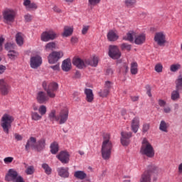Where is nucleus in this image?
Here are the masks:
<instances>
[{"label":"nucleus","mask_w":182,"mask_h":182,"mask_svg":"<svg viewBox=\"0 0 182 182\" xmlns=\"http://www.w3.org/2000/svg\"><path fill=\"white\" fill-rule=\"evenodd\" d=\"M107 38L109 42H115L119 39V36L113 30H110L107 35Z\"/></svg>","instance_id":"25"},{"label":"nucleus","mask_w":182,"mask_h":182,"mask_svg":"<svg viewBox=\"0 0 182 182\" xmlns=\"http://www.w3.org/2000/svg\"><path fill=\"white\" fill-rule=\"evenodd\" d=\"M110 87H112V82L110 81H106L105 89H108L109 90H110Z\"/></svg>","instance_id":"56"},{"label":"nucleus","mask_w":182,"mask_h":182,"mask_svg":"<svg viewBox=\"0 0 182 182\" xmlns=\"http://www.w3.org/2000/svg\"><path fill=\"white\" fill-rule=\"evenodd\" d=\"M180 69H181V65H180L179 63H176V64H172L170 66V70L171 72H173L176 73L178 70H180Z\"/></svg>","instance_id":"39"},{"label":"nucleus","mask_w":182,"mask_h":182,"mask_svg":"<svg viewBox=\"0 0 182 182\" xmlns=\"http://www.w3.org/2000/svg\"><path fill=\"white\" fill-rule=\"evenodd\" d=\"M73 33V28L70 26L64 27V32L63 33V36L68 38V36H70Z\"/></svg>","instance_id":"33"},{"label":"nucleus","mask_w":182,"mask_h":182,"mask_svg":"<svg viewBox=\"0 0 182 182\" xmlns=\"http://www.w3.org/2000/svg\"><path fill=\"white\" fill-rule=\"evenodd\" d=\"M108 55L112 59H119L122 56L120 50L117 46L111 45L109 46Z\"/></svg>","instance_id":"9"},{"label":"nucleus","mask_w":182,"mask_h":182,"mask_svg":"<svg viewBox=\"0 0 182 182\" xmlns=\"http://www.w3.org/2000/svg\"><path fill=\"white\" fill-rule=\"evenodd\" d=\"M5 49H6L8 50V52H9L11 50H14V49H15V44H12L11 43H7L5 45Z\"/></svg>","instance_id":"46"},{"label":"nucleus","mask_w":182,"mask_h":182,"mask_svg":"<svg viewBox=\"0 0 182 182\" xmlns=\"http://www.w3.org/2000/svg\"><path fill=\"white\" fill-rule=\"evenodd\" d=\"M14 182H25V181H23V178H22L21 176H18L14 180Z\"/></svg>","instance_id":"62"},{"label":"nucleus","mask_w":182,"mask_h":182,"mask_svg":"<svg viewBox=\"0 0 182 182\" xmlns=\"http://www.w3.org/2000/svg\"><path fill=\"white\" fill-rule=\"evenodd\" d=\"M146 42V34L141 33L135 35L134 43L136 45H143Z\"/></svg>","instance_id":"22"},{"label":"nucleus","mask_w":182,"mask_h":182,"mask_svg":"<svg viewBox=\"0 0 182 182\" xmlns=\"http://www.w3.org/2000/svg\"><path fill=\"white\" fill-rule=\"evenodd\" d=\"M89 29H90V26H82V34L86 35V33H87Z\"/></svg>","instance_id":"50"},{"label":"nucleus","mask_w":182,"mask_h":182,"mask_svg":"<svg viewBox=\"0 0 182 182\" xmlns=\"http://www.w3.org/2000/svg\"><path fill=\"white\" fill-rule=\"evenodd\" d=\"M150 129V124H144L143 125V128H142V132L143 133H146L147 132H149V129Z\"/></svg>","instance_id":"51"},{"label":"nucleus","mask_w":182,"mask_h":182,"mask_svg":"<svg viewBox=\"0 0 182 182\" xmlns=\"http://www.w3.org/2000/svg\"><path fill=\"white\" fill-rule=\"evenodd\" d=\"M176 89L182 90V75H178L175 81Z\"/></svg>","instance_id":"34"},{"label":"nucleus","mask_w":182,"mask_h":182,"mask_svg":"<svg viewBox=\"0 0 182 182\" xmlns=\"http://www.w3.org/2000/svg\"><path fill=\"white\" fill-rule=\"evenodd\" d=\"M139 65L137 64L136 62H132L131 63V68H130V72L132 75H137L139 73Z\"/></svg>","instance_id":"31"},{"label":"nucleus","mask_w":182,"mask_h":182,"mask_svg":"<svg viewBox=\"0 0 182 182\" xmlns=\"http://www.w3.org/2000/svg\"><path fill=\"white\" fill-rule=\"evenodd\" d=\"M122 138L121 143L122 146H129L130 143V138L132 137V132H121Z\"/></svg>","instance_id":"14"},{"label":"nucleus","mask_w":182,"mask_h":182,"mask_svg":"<svg viewBox=\"0 0 182 182\" xmlns=\"http://www.w3.org/2000/svg\"><path fill=\"white\" fill-rule=\"evenodd\" d=\"M42 65V58L39 55L33 56L30 58V66L32 69H38Z\"/></svg>","instance_id":"12"},{"label":"nucleus","mask_w":182,"mask_h":182,"mask_svg":"<svg viewBox=\"0 0 182 182\" xmlns=\"http://www.w3.org/2000/svg\"><path fill=\"white\" fill-rule=\"evenodd\" d=\"M87 176L86 173L83 171H77L74 173V177L78 180H85Z\"/></svg>","instance_id":"28"},{"label":"nucleus","mask_w":182,"mask_h":182,"mask_svg":"<svg viewBox=\"0 0 182 182\" xmlns=\"http://www.w3.org/2000/svg\"><path fill=\"white\" fill-rule=\"evenodd\" d=\"M121 49L122 50H128V52H130V50H132V45L128 44L127 43H123L122 44H121Z\"/></svg>","instance_id":"44"},{"label":"nucleus","mask_w":182,"mask_h":182,"mask_svg":"<svg viewBox=\"0 0 182 182\" xmlns=\"http://www.w3.org/2000/svg\"><path fill=\"white\" fill-rule=\"evenodd\" d=\"M154 41L159 46H164V43H166V35L163 32L156 33Z\"/></svg>","instance_id":"13"},{"label":"nucleus","mask_w":182,"mask_h":182,"mask_svg":"<svg viewBox=\"0 0 182 182\" xmlns=\"http://www.w3.org/2000/svg\"><path fill=\"white\" fill-rule=\"evenodd\" d=\"M23 5L25 7H26V9H28L29 5H31V1L30 0H24Z\"/></svg>","instance_id":"60"},{"label":"nucleus","mask_w":182,"mask_h":182,"mask_svg":"<svg viewBox=\"0 0 182 182\" xmlns=\"http://www.w3.org/2000/svg\"><path fill=\"white\" fill-rule=\"evenodd\" d=\"M98 63H99V58H97L96 56H94L92 60H87V65L93 66L94 68H96V66H97Z\"/></svg>","instance_id":"35"},{"label":"nucleus","mask_w":182,"mask_h":182,"mask_svg":"<svg viewBox=\"0 0 182 182\" xmlns=\"http://www.w3.org/2000/svg\"><path fill=\"white\" fill-rule=\"evenodd\" d=\"M38 112L41 116H45L47 112L46 106L41 105L38 108Z\"/></svg>","instance_id":"45"},{"label":"nucleus","mask_w":182,"mask_h":182,"mask_svg":"<svg viewBox=\"0 0 182 182\" xmlns=\"http://www.w3.org/2000/svg\"><path fill=\"white\" fill-rule=\"evenodd\" d=\"M146 89L147 90L146 94L149 97H151V88L149 85H146Z\"/></svg>","instance_id":"57"},{"label":"nucleus","mask_w":182,"mask_h":182,"mask_svg":"<svg viewBox=\"0 0 182 182\" xmlns=\"http://www.w3.org/2000/svg\"><path fill=\"white\" fill-rule=\"evenodd\" d=\"M109 93H110V90L105 88L104 90H101L98 92V95L100 97H107V96H109Z\"/></svg>","instance_id":"37"},{"label":"nucleus","mask_w":182,"mask_h":182,"mask_svg":"<svg viewBox=\"0 0 182 182\" xmlns=\"http://www.w3.org/2000/svg\"><path fill=\"white\" fill-rule=\"evenodd\" d=\"M73 65H74V66H76V68H77L78 69H83L86 68L87 63V61H84L80 58H74L73 60Z\"/></svg>","instance_id":"15"},{"label":"nucleus","mask_w":182,"mask_h":182,"mask_svg":"<svg viewBox=\"0 0 182 182\" xmlns=\"http://www.w3.org/2000/svg\"><path fill=\"white\" fill-rule=\"evenodd\" d=\"M77 37H72L71 38V42L72 43H77Z\"/></svg>","instance_id":"64"},{"label":"nucleus","mask_w":182,"mask_h":182,"mask_svg":"<svg viewBox=\"0 0 182 182\" xmlns=\"http://www.w3.org/2000/svg\"><path fill=\"white\" fill-rule=\"evenodd\" d=\"M14 137L16 139V140H17V141H21L23 137L22 136V135L19 134H14Z\"/></svg>","instance_id":"54"},{"label":"nucleus","mask_w":182,"mask_h":182,"mask_svg":"<svg viewBox=\"0 0 182 182\" xmlns=\"http://www.w3.org/2000/svg\"><path fill=\"white\" fill-rule=\"evenodd\" d=\"M56 49V43L55 42L48 43L45 46V50L48 52L49 50H54Z\"/></svg>","instance_id":"36"},{"label":"nucleus","mask_w":182,"mask_h":182,"mask_svg":"<svg viewBox=\"0 0 182 182\" xmlns=\"http://www.w3.org/2000/svg\"><path fill=\"white\" fill-rule=\"evenodd\" d=\"M140 153L143 156H146V157H149L150 159L154 157V148H153L151 144L146 138L142 141Z\"/></svg>","instance_id":"4"},{"label":"nucleus","mask_w":182,"mask_h":182,"mask_svg":"<svg viewBox=\"0 0 182 182\" xmlns=\"http://www.w3.org/2000/svg\"><path fill=\"white\" fill-rule=\"evenodd\" d=\"M136 36V33L134 31H129L126 36L123 37L124 41H128L129 42H133L134 41V37Z\"/></svg>","instance_id":"30"},{"label":"nucleus","mask_w":182,"mask_h":182,"mask_svg":"<svg viewBox=\"0 0 182 182\" xmlns=\"http://www.w3.org/2000/svg\"><path fill=\"white\" fill-rule=\"evenodd\" d=\"M50 149L52 154H56L59 151V144L56 141L52 142Z\"/></svg>","instance_id":"27"},{"label":"nucleus","mask_w":182,"mask_h":182,"mask_svg":"<svg viewBox=\"0 0 182 182\" xmlns=\"http://www.w3.org/2000/svg\"><path fill=\"white\" fill-rule=\"evenodd\" d=\"M14 161V157L8 156L4 159V162L5 164H11Z\"/></svg>","instance_id":"49"},{"label":"nucleus","mask_w":182,"mask_h":182,"mask_svg":"<svg viewBox=\"0 0 182 182\" xmlns=\"http://www.w3.org/2000/svg\"><path fill=\"white\" fill-rule=\"evenodd\" d=\"M25 173L28 176H32V174H33V173H35V167H33V166H28L25 171Z\"/></svg>","instance_id":"43"},{"label":"nucleus","mask_w":182,"mask_h":182,"mask_svg":"<svg viewBox=\"0 0 182 182\" xmlns=\"http://www.w3.org/2000/svg\"><path fill=\"white\" fill-rule=\"evenodd\" d=\"M136 0H125V5L129 7L134 6L136 5Z\"/></svg>","instance_id":"47"},{"label":"nucleus","mask_w":182,"mask_h":182,"mask_svg":"<svg viewBox=\"0 0 182 182\" xmlns=\"http://www.w3.org/2000/svg\"><path fill=\"white\" fill-rule=\"evenodd\" d=\"M25 149L26 151H28L29 149L36 150V138L31 136L29 139H28L27 141Z\"/></svg>","instance_id":"16"},{"label":"nucleus","mask_w":182,"mask_h":182,"mask_svg":"<svg viewBox=\"0 0 182 182\" xmlns=\"http://www.w3.org/2000/svg\"><path fill=\"white\" fill-rule=\"evenodd\" d=\"M31 118H32V120H35L36 122H38V120H41V119H42V115L39 114L38 112H32Z\"/></svg>","instance_id":"40"},{"label":"nucleus","mask_w":182,"mask_h":182,"mask_svg":"<svg viewBox=\"0 0 182 182\" xmlns=\"http://www.w3.org/2000/svg\"><path fill=\"white\" fill-rule=\"evenodd\" d=\"M159 130H161V132H164V133H168V123L166 122L164 120H161L159 124Z\"/></svg>","instance_id":"29"},{"label":"nucleus","mask_w":182,"mask_h":182,"mask_svg":"<svg viewBox=\"0 0 182 182\" xmlns=\"http://www.w3.org/2000/svg\"><path fill=\"white\" fill-rule=\"evenodd\" d=\"M140 127V119L135 117L131 123V129L134 133H137L139 132V128Z\"/></svg>","instance_id":"18"},{"label":"nucleus","mask_w":182,"mask_h":182,"mask_svg":"<svg viewBox=\"0 0 182 182\" xmlns=\"http://www.w3.org/2000/svg\"><path fill=\"white\" fill-rule=\"evenodd\" d=\"M8 56L9 59H16V58H18V52L15 51L14 50H11L9 51Z\"/></svg>","instance_id":"42"},{"label":"nucleus","mask_w":182,"mask_h":182,"mask_svg":"<svg viewBox=\"0 0 182 182\" xmlns=\"http://www.w3.org/2000/svg\"><path fill=\"white\" fill-rule=\"evenodd\" d=\"M100 4V0H88V5L92 9V8H95L96 5H99Z\"/></svg>","instance_id":"41"},{"label":"nucleus","mask_w":182,"mask_h":182,"mask_svg":"<svg viewBox=\"0 0 182 182\" xmlns=\"http://www.w3.org/2000/svg\"><path fill=\"white\" fill-rule=\"evenodd\" d=\"M57 157L63 164H68L69 163V154L66 151H61Z\"/></svg>","instance_id":"20"},{"label":"nucleus","mask_w":182,"mask_h":182,"mask_svg":"<svg viewBox=\"0 0 182 182\" xmlns=\"http://www.w3.org/2000/svg\"><path fill=\"white\" fill-rule=\"evenodd\" d=\"M112 150H113V143L110 141V134L104 135L101 147V154L103 160H109L112 157Z\"/></svg>","instance_id":"2"},{"label":"nucleus","mask_w":182,"mask_h":182,"mask_svg":"<svg viewBox=\"0 0 182 182\" xmlns=\"http://www.w3.org/2000/svg\"><path fill=\"white\" fill-rule=\"evenodd\" d=\"M45 146H46V140L42 138L38 142H36V150H37V151H42V150L45 149Z\"/></svg>","instance_id":"24"},{"label":"nucleus","mask_w":182,"mask_h":182,"mask_svg":"<svg viewBox=\"0 0 182 182\" xmlns=\"http://www.w3.org/2000/svg\"><path fill=\"white\" fill-rule=\"evenodd\" d=\"M14 122V117L10 114H5L1 117V126L4 133L9 134V129L12 127V122Z\"/></svg>","instance_id":"5"},{"label":"nucleus","mask_w":182,"mask_h":182,"mask_svg":"<svg viewBox=\"0 0 182 182\" xmlns=\"http://www.w3.org/2000/svg\"><path fill=\"white\" fill-rule=\"evenodd\" d=\"M11 90V87L5 79H0V92L3 96L9 95Z\"/></svg>","instance_id":"11"},{"label":"nucleus","mask_w":182,"mask_h":182,"mask_svg":"<svg viewBox=\"0 0 182 182\" xmlns=\"http://www.w3.org/2000/svg\"><path fill=\"white\" fill-rule=\"evenodd\" d=\"M24 18L26 22H31L32 21V16L30 14H26Z\"/></svg>","instance_id":"59"},{"label":"nucleus","mask_w":182,"mask_h":182,"mask_svg":"<svg viewBox=\"0 0 182 182\" xmlns=\"http://www.w3.org/2000/svg\"><path fill=\"white\" fill-rule=\"evenodd\" d=\"M61 68L64 72H69V70L72 69V62L70 61V59L68 58L64 60L63 61Z\"/></svg>","instance_id":"23"},{"label":"nucleus","mask_w":182,"mask_h":182,"mask_svg":"<svg viewBox=\"0 0 182 182\" xmlns=\"http://www.w3.org/2000/svg\"><path fill=\"white\" fill-rule=\"evenodd\" d=\"M38 6L35 3H31L27 9H37Z\"/></svg>","instance_id":"55"},{"label":"nucleus","mask_w":182,"mask_h":182,"mask_svg":"<svg viewBox=\"0 0 182 182\" xmlns=\"http://www.w3.org/2000/svg\"><path fill=\"white\" fill-rule=\"evenodd\" d=\"M180 91L181 90L176 88L175 90L171 92V99L173 100V102H177V100L180 99Z\"/></svg>","instance_id":"26"},{"label":"nucleus","mask_w":182,"mask_h":182,"mask_svg":"<svg viewBox=\"0 0 182 182\" xmlns=\"http://www.w3.org/2000/svg\"><path fill=\"white\" fill-rule=\"evenodd\" d=\"M57 172L60 177L63 178H69V168L68 167H60L57 168Z\"/></svg>","instance_id":"19"},{"label":"nucleus","mask_w":182,"mask_h":182,"mask_svg":"<svg viewBox=\"0 0 182 182\" xmlns=\"http://www.w3.org/2000/svg\"><path fill=\"white\" fill-rule=\"evenodd\" d=\"M42 86L46 93L43 91H40L37 93L36 100L40 105L46 103V102L49 100V97H50V99H55V97H56V92H58V89H59V85L58 82H48L44 81L42 83Z\"/></svg>","instance_id":"1"},{"label":"nucleus","mask_w":182,"mask_h":182,"mask_svg":"<svg viewBox=\"0 0 182 182\" xmlns=\"http://www.w3.org/2000/svg\"><path fill=\"white\" fill-rule=\"evenodd\" d=\"M16 18V12L11 9H7L3 12V19L4 23L11 25L15 22Z\"/></svg>","instance_id":"7"},{"label":"nucleus","mask_w":182,"mask_h":182,"mask_svg":"<svg viewBox=\"0 0 182 182\" xmlns=\"http://www.w3.org/2000/svg\"><path fill=\"white\" fill-rule=\"evenodd\" d=\"M58 35L53 31H45L42 33L41 39L43 42H49V41H53L56 39Z\"/></svg>","instance_id":"10"},{"label":"nucleus","mask_w":182,"mask_h":182,"mask_svg":"<svg viewBox=\"0 0 182 182\" xmlns=\"http://www.w3.org/2000/svg\"><path fill=\"white\" fill-rule=\"evenodd\" d=\"M42 168L45 171L46 174L48 176L52 174V168L48 165V164H43Z\"/></svg>","instance_id":"38"},{"label":"nucleus","mask_w":182,"mask_h":182,"mask_svg":"<svg viewBox=\"0 0 182 182\" xmlns=\"http://www.w3.org/2000/svg\"><path fill=\"white\" fill-rule=\"evenodd\" d=\"M16 41L18 46L23 45V34H22V33H18L16 35Z\"/></svg>","instance_id":"32"},{"label":"nucleus","mask_w":182,"mask_h":182,"mask_svg":"<svg viewBox=\"0 0 182 182\" xmlns=\"http://www.w3.org/2000/svg\"><path fill=\"white\" fill-rule=\"evenodd\" d=\"M61 58H63V51H53L48 57V63L53 65L56 63L59 59H61Z\"/></svg>","instance_id":"8"},{"label":"nucleus","mask_w":182,"mask_h":182,"mask_svg":"<svg viewBox=\"0 0 182 182\" xmlns=\"http://www.w3.org/2000/svg\"><path fill=\"white\" fill-rule=\"evenodd\" d=\"M132 102H138L139 97V96H130Z\"/></svg>","instance_id":"61"},{"label":"nucleus","mask_w":182,"mask_h":182,"mask_svg":"<svg viewBox=\"0 0 182 182\" xmlns=\"http://www.w3.org/2000/svg\"><path fill=\"white\" fill-rule=\"evenodd\" d=\"M155 70L157 73H161L163 72V65L161 63H158L155 65Z\"/></svg>","instance_id":"48"},{"label":"nucleus","mask_w":182,"mask_h":182,"mask_svg":"<svg viewBox=\"0 0 182 182\" xmlns=\"http://www.w3.org/2000/svg\"><path fill=\"white\" fill-rule=\"evenodd\" d=\"M160 171L159 167L151 165L148 166L147 171H146L141 176L139 182H151V173H157Z\"/></svg>","instance_id":"6"},{"label":"nucleus","mask_w":182,"mask_h":182,"mask_svg":"<svg viewBox=\"0 0 182 182\" xmlns=\"http://www.w3.org/2000/svg\"><path fill=\"white\" fill-rule=\"evenodd\" d=\"M48 118L50 122H58V124H65L69 119V109L68 108L61 109L58 115H56V110L53 109L50 112Z\"/></svg>","instance_id":"3"},{"label":"nucleus","mask_w":182,"mask_h":182,"mask_svg":"<svg viewBox=\"0 0 182 182\" xmlns=\"http://www.w3.org/2000/svg\"><path fill=\"white\" fill-rule=\"evenodd\" d=\"M50 69H53V70H59V65H51L50 66Z\"/></svg>","instance_id":"63"},{"label":"nucleus","mask_w":182,"mask_h":182,"mask_svg":"<svg viewBox=\"0 0 182 182\" xmlns=\"http://www.w3.org/2000/svg\"><path fill=\"white\" fill-rule=\"evenodd\" d=\"M18 172L14 169H9L8 174L5 177V180L6 181H12V180H15L16 178H18Z\"/></svg>","instance_id":"21"},{"label":"nucleus","mask_w":182,"mask_h":182,"mask_svg":"<svg viewBox=\"0 0 182 182\" xmlns=\"http://www.w3.org/2000/svg\"><path fill=\"white\" fill-rule=\"evenodd\" d=\"M84 93L85 95V100L88 103H92L95 100V95H93V90L89 88H85L84 90Z\"/></svg>","instance_id":"17"},{"label":"nucleus","mask_w":182,"mask_h":182,"mask_svg":"<svg viewBox=\"0 0 182 182\" xmlns=\"http://www.w3.org/2000/svg\"><path fill=\"white\" fill-rule=\"evenodd\" d=\"M158 104L159 105L160 107H164L167 105V102L164 101V100H159Z\"/></svg>","instance_id":"52"},{"label":"nucleus","mask_w":182,"mask_h":182,"mask_svg":"<svg viewBox=\"0 0 182 182\" xmlns=\"http://www.w3.org/2000/svg\"><path fill=\"white\" fill-rule=\"evenodd\" d=\"M5 70H6V66L4 65H0V75H2V73H4Z\"/></svg>","instance_id":"58"},{"label":"nucleus","mask_w":182,"mask_h":182,"mask_svg":"<svg viewBox=\"0 0 182 182\" xmlns=\"http://www.w3.org/2000/svg\"><path fill=\"white\" fill-rule=\"evenodd\" d=\"M164 113H171V107H170V106L164 107Z\"/></svg>","instance_id":"53"}]
</instances>
